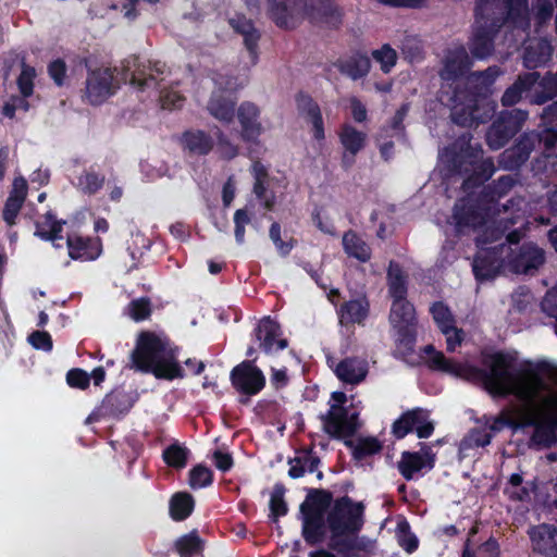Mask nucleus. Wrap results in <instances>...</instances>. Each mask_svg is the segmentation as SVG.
Here are the masks:
<instances>
[{"label": "nucleus", "mask_w": 557, "mask_h": 557, "mask_svg": "<svg viewBox=\"0 0 557 557\" xmlns=\"http://www.w3.org/2000/svg\"><path fill=\"white\" fill-rule=\"evenodd\" d=\"M71 259L88 261L95 260L101 253V243L98 239H85L76 234L69 235L63 240Z\"/></svg>", "instance_id": "nucleus-13"}, {"label": "nucleus", "mask_w": 557, "mask_h": 557, "mask_svg": "<svg viewBox=\"0 0 557 557\" xmlns=\"http://www.w3.org/2000/svg\"><path fill=\"white\" fill-rule=\"evenodd\" d=\"M414 429L420 438L429 437L432 434L434 428L432 422L428 421V414L425 411H423V420L417 423Z\"/></svg>", "instance_id": "nucleus-62"}, {"label": "nucleus", "mask_w": 557, "mask_h": 557, "mask_svg": "<svg viewBox=\"0 0 557 557\" xmlns=\"http://www.w3.org/2000/svg\"><path fill=\"white\" fill-rule=\"evenodd\" d=\"M369 304L364 297L348 301L341 310V322L344 324L361 323L368 315Z\"/></svg>", "instance_id": "nucleus-26"}, {"label": "nucleus", "mask_w": 557, "mask_h": 557, "mask_svg": "<svg viewBox=\"0 0 557 557\" xmlns=\"http://www.w3.org/2000/svg\"><path fill=\"white\" fill-rule=\"evenodd\" d=\"M530 536L534 548L539 552L546 555H549L554 552L557 544V535L552 527L542 524L533 528L530 531Z\"/></svg>", "instance_id": "nucleus-23"}, {"label": "nucleus", "mask_w": 557, "mask_h": 557, "mask_svg": "<svg viewBox=\"0 0 557 557\" xmlns=\"http://www.w3.org/2000/svg\"><path fill=\"white\" fill-rule=\"evenodd\" d=\"M212 482V472L203 466H197L190 470L189 485L193 488H202L210 485Z\"/></svg>", "instance_id": "nucleus-45"}, {"label": "nucleus", "mask_w": 557, "mask_h": 557, "mask_svg": "<svg viewBox=\"0 0 557 557\" xmlns=\"http://www.w3.org/2000/svg\"><path fill=\"white\" fill-rule=\"evenodd\" d=\"M188 450L180 445H172L163 453L165 462L175 468H183L186 465Z\"/></svg>", "instance_id": "nucleus-42"}, {"label": "nucleus", "mask_w": 557, "mask_h": 557, "mask_svg": "<svg viewBox=\"0 0 557 557\" xmlns=\"http://www.w3.org/2000/svg\"><path fill=\"white\" fill-rule=\"evenodd\" d=\"M208 109L210 113L221 121H231L234 115V101L230 95L224 96L214 91L209 101Z\"/></svg>", "instance_id": "nucleus-27"}, {"label": "nucleus", "mask_w": 557, "mask_h": 557, "mask_svg": "<svg viewBox=\"0 0 557 557\" xmlns=\"http://www.w3.org/2000/svg\"><path fill=\"white\" fill-rule=\"evenodd\" d=\"M503 74L497 65H492L484 71H476L467 77V87L470 95L457 91L454 96L455 104L451 108V120L455 124L471 127L483 120L480 114L481 106L494 91L496 79Z\"/></svg>", "instance_id": "nucleus-3"}, {"label": "nucleus", "mask_w": 557, "mask_h": 557, "mask_svg": "<svg viewBox=\"0 0 557 557\" xmlns=\"http://www.w3.org/2000/svg\"><path fill=\"white\" fill-rule=\"evenodd\" d=\"M539 89L532 96L531 102L543 104L557 96V82L553 77V73H547L539 84Z\"/></svg>", "instance_id": "nucleus-33"}, {"label": "nucleus", "mask_w": 557, "mask_h": 557, "mask_svg": "<svg viewBox=\"0 0 557 557\" xmlns=\"http://www.w3.org/2000/svg\"><path fill=\"white\" fill-rule=\"evenodd\" d=\"M115 88L113 71L99 67L89 73L84 97L90 104H100L114 94Z\"/></svg>", "instance_id": "nucleus-7"}, {"label": "nucleus", "mask_w": 557, "mask_h": 557, "mask_svg": "<svg viewBox=\"0 0 557 557\" xmlns=\"http://www.w3.org/2000/svg\"><path fill=\"white\" fill-rule=\"evenodd\" d=\"M231 26L244 37V42L246 48L252 55L253 62L257 58V42L259 40V34L253 27L251 21L245 18L244 16H237L230 20Z\"/></svg>", "instance_id": "nucleus-25"}, {"label": "nucleus", "mask_w": 557, "mask_h": 557, "mask_svg": "<svg viewBox=\"0 0 557 557\" xmlns=\"http://www.w3.org/2000/svg\"><path fill=\"white\" fill-rule=\"evenodd\" d=\"M350 110L354 119L358 122H362L367 119V109L361 101L355 97L350 98Z\"/></svg>", "instance_id": "nucleus-60"}, {"label": "nucleus", "mask_w": 557, "mask_h": 557, "mask_svg": "<svg viewBox=\"0 0 557 557\" xmlns=\"http://www.w3.org/2000/svg\"><path fill=\"white\" fill-rule=\"evenodd\" d=\"M271 516L274 520L278 517L284 516L287 512V506L284 502V490L281 486H276L271 495L270 499Z\"/></svg>", "instance_id": "nucleus-47"}, {"label": "nucleus", "mask_w": 557, "mask_h": 557, "mask_svg": "<svg viewBox=\"0 0 557 557\" xmlns=\"http://www.w3.org/2000/svg\"><path fill=\"white\" fill-rule=\"evenodd\" d=\"M473 65V58L463 46L455 47L447 51L441 77L445 81H453L463 75Z\"/></svg>", "instance_id": "nucleus-11"}, {"label": "nucleus", "mask_w": 557, "mask_h": 557, "mask_svg": "<svg viewBox=\"0 0 557 557\" xmlns=\"http://www.w3.org/2000/svg\"><path fill=\"white\" fill-rule=\"evenodd\" d=\"M554 48L544 38H532L525 44L523 64L529 69H536L544 65L552 58Z\"/></svg>", "instance_id": "nucleus-16"}, {"label": "nucleus", "mask_w": 557, "mask_h": 557, "mask_svg": "<svg viewBox=\"0 0 557 557\" xmlns=\"http://www.w3.org/2000/svg\"><path fill=\"white\" fill-rule=\"evenodd\" d=\"M304 16L313 23L336 27L342 22V11L332 0H307Z\"/></svg>", "instance_id": "nucleus-10"}, {"label": "nucleus", "mask_w": 557, "mask_h": 557, "mask_svg": "<svg viewBox=\"0 0 557 557\" xmlns=\"http://www.w3.org/2000/svg\"><path fill=\"white\" fill-rule=\"evenodd\" d=\"M543 252L534 246H530L523 250L519 260L515 264V271L519 273H529L537 269L543 263Z\"/></svg>", "instance_id": "nucleus-29"}, {"label": "nucleus", "mask_w": 557, "mask_h": 557, "mask_svg": "<svg viewBox=\"0 0 557 557\" xmlns=\"http://www.w3.org/2000/svg\"><path fill=\"white\" fill-rule=\"evenodd\" d=\"M27 194V183L23 177H16L13 182L12 190L5 201L3 209V219L9 224L15 223Z\"/></svg>", "instance_id": "nucleus-18"}, {"label": "nucleus", "mask_w": 557, "mask_h": 557, "mask_svg": "<svg viewBox=\"0 0 557 557\" xmlns=\"http://www.w3.org/2000/svg\"><path fill=\"white\" fill-rule=\"evenodd\" d=\"M258 117V109L252 103H243L240 108L238 109V119L243 125V127L247 132L253 133L256 129H258L259 124L257 122Z\"/></svg>", "instance_id": "nucleus-38"}, {"label": "nucleus", "mask_w": 557, "mask_h": 557, "mask_svg": "<svg viewBox=\"0 0 557 557\" xmlns=\"http://www.w3.org/2000/svg\"><path fill=\"white\" fill-rule=\"evenodd\" d=\"M499 263L487 267L485 259L479 256L473 263V270L479 280L492 278L499 270Z\"/></svg>", "instance_id": "nucleus-50"}, {"label": "nucleus", "mask_w": 557, "mask_h": 557, "mask_svg": "<svg viewBox=\"0 0 557 557\" xmlns=\"http://www.w3.org/2000/svg\"><path fill=\"white\" fill-rule=\"evenodd\" d=\"M257 335L260 341V347L268 355L284 349L287 345L286 341L281 338L278 324L269 318L260 321Z\"/></svg>", "instance_id": "nucleus-15"}, {"label": "nucleus", "mask_w": 557, "mask_h": 557, "mask_svg": "<svg viewBox=\"0 0 557 557\" xmlns=\"http://www.w3.org/2000/svg\"><path fill=\"white\" fill-rule=\"evenodd\" d=\"M213 458L215 467L222 471L228 470L233 465L232 457L228 454L222 453L220 450H216L213 454Z\"/></svg>", "instance_id": "nucleus-63"}, {"label": "nucleus", "mask_w": 557, "mask_h": 557, "mask_svg": "<svg viewBox=\"0 0 557 557\" xmlns=\"http://www.w3.org/2000/svg\"><path fill=\"white\" fill-rule=\"evenodd\" d=\"M28 341L36 349L50 350L52 348V339L47 332L36 331L29 335Z\"/></svg>", "instance_id": "nucleus-56"}, {"label": "nucleus", "mask_w": 557, "mask_h": 557, "mask_svg": "<svg viewBox=\"0 0 557 557\" xmlns=\"http://www.w3.org/2000/svg\"><path fill=\"white\" fill-rule=\"evenodd\" d=\"M423 420V410L416 409L405 413L393 425L394 434L401 438L407 435L417 423Z\"/></svg>", "instance_id": "nucleus-34"}, {"label": "nucleus", "mask_w": 557, "mask_h": 557, "mask_svg": "<svg viewBox=\"0 0 557 557\" xmlns=\"http://www.w3.org/2000/svg\"><path fill=\"white\" fill-rule=\"evenodd\" d=\"M425 361L433 369L444 371L449 374L462 379H473L479 375V371L470 366L458 363L454 360L447 359L442 351L436 350L433 346L424 348Z\"/></svg>", "instance_id": "nucleus-9"}, {"label": "nucleus", "mask_w": 557, "mask_h": 557, "mask_svg": "<svg viewBox=\"0 0 557 557\" xmlns=\"http://www.w3.org/2000/svg\"><path fill=\"white\" fill-rule=\"evenodd\" d=\"M527 116V112L521 110H511L502 113L493 123V135L498 139H510L515 137L522 129Z\"/></svg>", "instance_id": "nucleus-14"}, {"label": "nucleus", "mask_w": 557, "mask_h": 557, "mask_svg": "<svg viewBox=\"0 0 557 557\" xmlns=\"http://www.w3.org/2000/svg\"><path fill=\"white\" fill-rule=\"evenodd\" d=\"M164 65L156 63L153 66L137 65L129 76L131 84L143 91L159 84L157 75L162 74Z\"/></svg>", "instance_id": "nucleus-21"}, {"label": "nucleus", "mask_w": 557, "mask_h": 557, "mask_svg": "<svg viewBox=\"0 0 557 557\" xmlns=\"http://www.w3.org/2000/svg\"><path fill=\"white\" fill-rule=\"evenodd\" d=\"M132 367L151 372L158 379L173 380L183 376L169 343L154 333H141L132 354Z\"/></svg>", "instance_id": "nucleus-4"}, {"label": "nucleus", "mask_w": 557, "mask_h": 557, "mask_svg": "<svg viewBox=\"0 0 557 557\" xmlns=\"http://www.w3.org/2000/svg\"><path fill=\"white\" fill-rule=\"evenodd\" d=\"M66 66L62 60H55L49 65V74L54 83L59 86L63 85L65 79Z\"/></svg>", "instance_id": "nucleus-58"}, {"label": "nucleus", "mask_w": 557, "mask_h": 557, "mask_svg": "<svg viewBox=\"0 0 557 557\" xmlns=\"http://www.w3.org/2000/svg\"><path fill=\"white\" fill-rule=\"evenodd\" d=\"M363 506L347 497L337 499L327 513V527L333 537H348L363 523Z\"/></svg>", "instance_id": "nucleus-5"}, {"label": "nucleus", "mask_w": 557, "mask_h": 557, "mask_svg": "<svg viewBox=\"0 0 557 557\" xmlns=\"http://www.w3.org/2000/svg\"><path fill=\"white\" fill-rule=\"evenodd\" d=\"M533 10L539 24L545 23L553 15V4L549 0H535Z\"/></svg>", "instance_id": "nucleus-55"}, {"label": "nucleus", "mask_w": 557, "mask_h": 557, "mask_svg": "<svg viewBox=\"0 0 557 557\" xmlns=\"http://www.w3.org/2000/svg\"><path fill=\"white\" fill-rule=\"evenodd\" d=\"M29 109V103L26 100V97L23 95L12 96L8 101L2 106L1 112L4 116L9 119H13L16 112H27Z\"/></svg>", "instance_id": "nucleus-43"}, {"label": "nucleus", "mask_w": 557, "mask_h": 557, "mask_svg": "<svg viewBox=\"0 0 557 557\" xmlns=\"http://www.w3.org/2000/svg\"><path fill=\"white\" fill-rule=\"evenodd\" d=\"M35 77V70L30 66H23L22 73L17 79L18 88L24 97L33 94V79Z\"/></svg>", "instance_id": "nucleus-53"}, {"label": "nucleus", "mask_w": 557, "mask_h": 557, "mask_svg": "<svg viewBox=\"0 0 557 557\" xmlns=\"http://www.w3.org/2000/svg\"><path fill=\"white\" fill-rule=\"evenodd\" d=\"M431 313L440 331L455 325V319L448 307L444 304H434L431 308Z\"/></svg>", "instance_id": "nucleus-40"}, {"label": "nucleus", "mask_w": 557, "mask_h": 557, "mask_svg": "<svg viewBox=\"0 0 557 557\" xmlns=\"http://www.w3.org/2000/svg\"><path fill=\"white\" fill-rule=\"evenodd\" d=\"M542 117L545 123L550 124L547 131L552 133V137L557 138V101L544 110Z\"/></svg>", "instance_id": "nucleus-57"}, {"label": "nucleus", "mask_w": 557, "mask_h": 557, "mask_svg": "<svg viewBox=\"0 0 557 557\" xmlns=\"http://www.w3.org/2000/svg\"><path fill=\"white\" fill-rule=\"evenodd\" d=\"M194 509V499L187 493L175 494L170 503V512L174 520L186 519Z\"/></svg>", "instance_id": "nucleus-31"}, {"label": "nucleus", "mask_w": 557, "mask_h": 557, "mask_svg": "<svg viewBox=\"0 0 557 557\" xmlns=\"http://www.w3.org/2000/svg\"><path fill=\"white\" fill-rule=\"evenodd\" d=\"M60 231L61 224L48 215L45 221L37 224L36 235L51 240L55 248H63V238L59 236Z\"/></svg>", "instance_id": "nucleus-32"}, {"label": "nucleus", "mask_w": 557, "mask_h": 557, "mask_svg": "<svg viewBox=\"0 0 557 557\" xmlns=\"http://www.w3.org/2000/svg\"><path fill=\"white\" fill-rule=\"evenodd\" d=\"M405 114H406V110L404 108H401L394 115V117L391 122V128L393 129V132L391 133V136L398 137V136L403 135V129H404L403 121H404Z\"/></svg>", "instance_id": "nucleus-61"}, {"label": "nucleus", "mask_w": 557, "mask_h": 557, "mask_svg": "<svg viewBox=\"0 0 557 557\" xmlns=\"http://www.w3.org/2000/svg\"><path fill=\"white\" fill-rule=\"evenodd\" d=\"M388 286L394 300H406V283L401 270L397 265H389Z\"/></svg>", "instance_id": "nucleus-36"}, {"label": "nucleus", "mask_w": 557, "mask_h": 557, "mask_svg": "<svg viewBox=\"0 0 557 557\" xmlns=\"http://www.w3.org/2000/svg\"><path fill=\"white\" fill-rule=\"evenodd\" d=\"M307 0H268L269 14L280 27L293 28L304 17Z\"/></svg>", "instance_id": "nucleus-8"}, {"label": "nucleus", "mask_w": 557, "mask_h": 557, "mask_svg": "<svg viewBox=\"0 0 557 557\" xmlns=\"http://www.w3.org/2000/svg\"><path fill=\"white\" fill-rule=\"evenodd\" d=\"M346 400L344 393L334 392L331 396L329 413L323 422L325 432L339 438L352 435L361 425L357 413L349 414L343 408Z\"/></svg>", "instance_id": "nucleus-6"}, {"label": "nucleus", "mask_w": 557, "mask_h": 557, "mask_svg": "<svg viewBox=\"0 0 557 557\" xmlns=\"http://www.w3.org/2000/svg\"><path fill=\"white\" fill-rule=\"evenodd\" d=\"M528 14L527 0H479L475 23L468 41L473 59L487 60L496 51L495 38L507 18L517 23Z\"/></svg>", "instance_id": "nucleus-2"}, {"label": "nucleus", "mask_w": 557, "mask_h": 557, "mask_svg": "<svg viewBox=\"0 0 557 557\" xmlns=\"http://www.w3.org/2000/svg\"><path fill=\"white\" fill-rule=\"evenodd\" d=\"M299 107L306 117L310 121L315 139L324 137L322 116L319 106L309 98L301 99Z\"/></svg>", "instance_id": "nucleus-30"}, {"label": "nucleus", "mask_w": 557, "mask_h": 557, "mask_svg": "<svg viewBox=\"0 0 557 557\" xmlns=\"http://www.w3.org/2000/svg\"><path fill=\"white\" fill-rule=\"evenodd\" d=\"M304 512V535L307 541L314 542L319 535L320 518L315 512H306L305 506L301 507Z\"/></svg>", "instance_id": "nucleus-44"}, {"label": "nucleus", "mask_w": 557, "mask_h": 557, "mask_svg": "<svg viewBox=\"0 0 557 557\" xmlns=\"http://www.w3.org/2000/svg\"><path fill=\"white\" fill-rule=\"evenodd\" d=\"M104 182V177L95 172H85L78 178V187L87 194H94L98 191Z\"/></svg>", "instance_id": "nucleus-41"}, {"label": "nucleus", "mask_w": 557, "mask_h": 557, "mask_svg": "<svg viewBox=\"0 0 557 557\" xmlns=\"http://www.w3.org/2000/svg\"><path fill=\"white\" fill-rule=\"evenodd\" d=\"M176 548L181 557H194L201 550V541L196 533H189L180 537Z\"/></svg>", "instance_id": "nucleus-37"}, {"label": "nucleus", "mask_w": 557, "mask_h": 557, "mask_svg": "<svg viewBox=\"0 0 557 557\" xmlns=\"http://www.w3.org/2000/svg\"><path fill=\"white\" fill-rule=\"evenodd\" d=\"M232 382L246 394H257L264 386L265 380L261 370L249 362H243L232 371Z\"/></svg>", "instance_id": "nucleus-12"}, {"label": "nucleus", "mask_w": 557, "mask_h": 557, "mask_svg": "<svg viewBox=\"0 0 557 557\" xmlns=\"http://www.w3.org/2000/svg\"><path fill=\"white\" fill-rule=\"evenodd\" d=\"M250 223V216L246 210L239 209L234 214V234L237 244H243L245 239V228Z\"/></svg>", "instance_id": "nucleus-52"}, {"label": "nucleus", "mask_w": 557, "mask_h": 557, "mask_svg": "<svg viewBox=\"0 0 557 557\" xmlns=\"http://www.w3.org/2000/svg\"><path fill=\"white\" fill-rule=\"evenodd\" d=\"M441 333L445 336L446 349L449 352L456 351L465 339L463 330L457 327L456 324L442 330Z\"/></svg>", "instance_id": "nucleus-46"}, {"label": "nucleus", "mask_w": 557, "mask_h": 557, "mask_svg": "<svg viewBox=\"0 0 557 557\" xmlns=\"http://www.w3.org/2000/svg\"><path fill=\"white\" fill-rule=\"evenodd\" d=\"M539 79L540 74L537 72L520 74L516 82L505 90L502 97V103L504 106L516 104L521 99L522 94L531 89Z\"/></svg>", "instance_id": "nucleus-20"}, {"label": "nucleus", "mask_w": 557, "mask_h": 557, "mask_svg": "<svg viewBox=\"0 0 557 557\" xmlns=\"http://www.w3.org/2000/svg\"><path fill=\"white\" fill-rule=\"evenodd\" d=\"M318 463L319 460L315 457L309 454H302L289 462L290 468L288 474L294 479L300 478L306 472H314L318 468Z\"/></svg>", "instance_id": "nucleus-35"}, {"label": "nucleus", "mask_w": 557, "mask_h": 557, "mask_svg": "<svg viewBox=\"0 0 557 557\" xmlns=\"http://www.w3.org/2000/svg\"><path fill=\"white\" fill-rule=\"evenodd\" d=\"M372 57L377 63H380L381 70L384 73H388L392 67L395 66L397 61L396 51L388 45H384L380 49L374 50L372 52Z\"/></svg>", "instance_id": "nucleus-39"}, {"label": "nucleus", "mask_w": 557, "mask_h": 557, "mask_svg": "<svg viewBox=\"0 0 557 557\" xmlns=\"http://www.w3.org/2000/svg\"><path fill=\"white\" fill-rule=\"evenodd\" d=\"M397 539L401 547L408 553L413 552L418 547L417 537L409 531L406 522L399 523L397 527Z\"/></svg>", "instance_id": "nucleus-48"}, {"label": "nucleus", "mask_w": 557, "mask_h": 557, "mask_svg": "<svg viewBox=\"0 0 557 557\" xmlns=\"http://www.w3.org/2000/svg\"><path fill=\"white\" fill-rule=\"evenodd\" d=\"M391 323L399 331H406L414 321L413 307L407 300H393Z\"/></svg>", "instance_id": "nucleus-24"}, {"label": "nucleus", "mask_w": 557, "mask_h": 557, "mask_svg": "<svg viewBox=\"0 0 557 557\" xmlns=\"http://www.w3.org/2000/svg\"><path fill=\"white\" fill-rule=\"evenodd\" d=\"M479 553L481 557H497L498 547L496 542L487 541L484 545L480 547Z\"/></svg>", "instance_id": "nucleus-64"}, {"label": "nucleus", "mask_w": 557, "mask_h": 557, "mask_svg": "<svg viewBox=\"0 0 557 557\" xmlns=\"http://www.w3.org/2000/svg\"><path fill=\"white\" fill-rule=\"evenodd\" d=\"M270 238L272 239V242L276 246L277 250L282 255H286L290 250V248H292L290 244L283 243L281 240V227L278 224H276V223L272 224V226L270 228Z\"/></svg>", "instance_id": "nucleus-59"}, {"label": "nucleus", "mask_w": 557, "mask_h": 557, "mask_svg": "<svg viewBox=\"0 0 557 557\" xmlns=\"http://www.w3.org/2000/svg\"><path fill=\"white\" fill-rule=\"evenodd\" d=\"M150 305L147 299H137L129 304L128 314L135 321H141L150 315Z\"/></svg>", "instance_id": "nucleus-51"}, {"label": "nucleus", "mask_w": 557, "mask_h": 557, "mask_svg": "<svg viewBox=\"0 0 557 557\" xmlns=\"http://www.w3.org/2000/svg\"><path fill=\"white\" fill-rule=\"evenodd\" d=\"M483 382L494 396L512 394L525 403L521 407L503 411L495 420L493 430H500L504 425H531L534 428L532 438L535 443L550 445L557 440V391L548 393L540 403H534L545 389V383L535 368L513 370L510 360L497 354L491 357Z\"/></svg>", "instance_id": "nucleus-1"}, {"label": "nucleus", "mask_w": 557, "mask_h": 557, "mask_svg": "<svg viewBox=\"0 0 557 557\" xmlns=\"http://www.w3.org/2000/svg\"><path fill=\"white\" fill-rule=\"evenodd\" d=\"M335 66L342 74L356 81L369 73L371 64L368 57L356 54L348 59L338 60Z\"/></svg>", "instance_id": "nucleus-22"}, {"label": "nucleus", "mask_w": 557, "mask_h": 557, "mask_svg": "<svg viewBox=\"0 0 557 557\" xmlns=\"http://www.w3.org/2000/svg\"><path fill=\"white\" fill-rule=\"evenodd\" d=\"M433 467V457L428 450H421L418 453H403L400 460L398 461V469L403 476L407 480H411L413 475L424 468Z\"/></svg>", "instance_id": "nucleus-17"}, {"label": "nucleus", "mask_w": 557, "mask_h": 557, "mask_svg": "<svg viewBox=\"0 0 557 557\" xmlns=\"http://www.w3.org/2000/svg\"><path fill=\"white\" fill-rule=\"evenodd\" d=\"M66 381L70 386L84 389L89 385V374L81 369H73L69 371Z\"/></svg>", "instance_id": "nucleus-54"}, {"label": "nucleus", "mask_w": 557, "mask_h": 557, "mask_svg": "<svg viewBox=\"0 0 557 557\" xmlns=\"http://www.w3.org/2000/svg\"><path fill=\"white\" fill-rule=\"evenodd\" d=\"M335 373L345 383L358 384L364 380L368 373V366L364 360L347 358L337 364Z\"/></svg>", "instance_id": "nucleus-19"}, {"label": "nucleus", "mask_w": 557, "mask_h": 557, "mask_svg": "<svg viewBox=\"0 0 557 557\" xmlns=\"http://www.w3.org/2000/svg\"><path fill=\"white\" fill-rule=\"evenodd\" d=\"M345 252L361 262H366L371 257L368 245L355 233L348 232L343 237Z\"/></svg>", "instance_id": "nucleus-28"}, {"label": "nucleus", "mask_w": 557, "mask_h": 557, "mask_svg": "<svg viewBox=\"0 0 557 557\" xmlns=\"http://www.w3.org/2000/svg\"><path fill=\"white\" fill-rule=\"evenodd\" d=\"M185 98L177 91L166 89L161 92L160 104L164 110H176L182 108Z\"/></svg>", "instance_id": "nucleus-49"}]
</instances>
